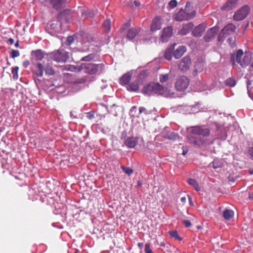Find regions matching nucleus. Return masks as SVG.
Returning <instances> with one entry per match:
<instances>
[{
    "label": "nucleus",
    "mask_w": 253,
    "mask_h": 253,
    "mask_svg": "<svg viewBox=\"0 0 253 253\" xmlns=\"http://www.w3.org/2000/svg\"><path fill=\"white\" fill-rule=\"evenodd\" d=\"M190 133L187 137L189 142L200 147L208 143L207 137L210 136V130L203 126H194L191 127Z\"/></svg>",
    "instance_id": "f257e3e1"
},
{
    "label": "nucleus",
    "mask_w": 253,
    "mask_h": 253,
    "mask_svg": "<svg viewBox=\"0 0 253 253\" xmlns=\"http://www.w3.org/2000/svg\"><path fill=\"white\" fill-rule=\"evenodd\" d=\"M145 94L151 95L153 93L164 96L172 97L174 93L167 87H164L159 83H152L146 85L143 88Z\"/></svg>",
    "instance_id": "f03ea898"
},
{
    "label": "nucleus",
    "mask_w": 253,
    "mask_h": 253,
    "mask_svg": "<svg viewBox=\"0 0 253 253\" xmlns=\"http://www.w3.org/2000/svg\"><path fill=\"white\" fill-rule=\"evenodd\" d=\"M196 14V11L193 9L189 2L186 3L185 8H181L174 15V19L177 21L189 20L193 18Z\"/></svg>",
    "instance_id": "7ed1b4c3"
},
{
    "label": "nucleus",
    "mask_w": 253,
    "mask_h": 253,
    "mask_svg": "<svg viewBox=\"0 0 253 253\" xmlns=\"http://www.w3.org/2000/svg\"><path fill=\"white\" fill-rule=\"evenodd\" d=\"M49 57L58 63H65L69 58L70 55L68 52L63 49L56 50L48 53Z\"/></svg>",
    "instance_id": "20e7f679"
},
{
    "label": "nucleus",
    "mask_w": 253,
    "mask_h": 253,
    "mask_svg": "<svg viewBox=\"0 0 253 253\" xmlns=\"http://www.w3.org/2000/svg\"><path fill=\"white\" fill-rule=\"evenodd\" d=\"M104 65L103 64L83 63L81 68L89 75H94L98 72L101 73L104 70Z\"/></svg>",
    "instance_id": "39448f33"
},
{
    "label": "nucleus",
    "mask_w": 253,
    "mask_h": 253,
    "mask_svg": "<svg viewBox=\"0 0 253 253\" xmlns=\"http://www.w3.org/2000/svg\"><path fill=\"white\" fill-rule=\"evenodd\" d=\"M35 67L36 70L35 72V74L38 77H42L43 75L44 71L45 74L48 76H52L55 73L54 70L50 65L44 66L42 63L39 62L36 64Z\"/></svg>",
    "instance_id": "423d86ee"
},
{
    "label": "nucleus",
    "mask_w": 253,
    "mask_h": 253,
    "mask_svg": "<svg viewBox=\"0 0 253 253\" xmlns=\"http://www.w3.org/2000/svg\"><path fill=\"white\" fill-rule=\"evenodd\" d=\"M236 26L232 23H229L226 25L221 30L218 36V41L222 42L225 37L234 33L236 31Z\"/></svg>",
    "instance_id": "0eeeda50"
},
{
    "label": "nucleus",
    "mask_w": 253,
    "mask_h": 253,
    "mask_svg": "<svg viewBox=\"0 0 253 253\" xmlns=\"http://www.w3.org/2000/svg\"><path fill=\"white\" fill-rule=\"evenodd\" d=\"M189 85V80L185 76L178 77L175 83V88L178 91L185 90Z\"/></svg>",
    "instance_id": "6e6552de"
},
{
    "label": "nucleus",
    "mask_w": 253,
    "mask_h": 253,
    "mask_svg": "<svg viewBox=\"0 0 253 253\" xmlns=\"http://www.w3.org/2000/svg\"><path fill=\"white\" fill-rule=\"evenodd\" d=\"M250 11V7L247 5H244L238 10L233 16L234 20L236 21H241L247 17Z\"/></svg>",
    "instance_id": "1a4fd4ad"
},
{
    "label": "nucleus",
    "mask_w": 253,
    "mask_h": 253,
    "mask_svg": "<svg viewBox=\"0 0 253 253\" xmlns=\"http://www.w3.org/2000/svg\"><path fill=\"white\" fill-rule=\"evenodd\" d=\"M66 0H44L42 2L45 5L52 6L56 10L60 9L63 6Z\"/></svg>",
    "instance_id": "9d476101"
},
{
    "label": "nucleus",
    "mask_w": 253,
    "mask_h": 253,
    "mask_svg": "<svg viewBox=\"0 0 253 253\" xmlns=\"http://www.w3.org/2000/svg\"><path fill=\"white\" fill-rule=\"evenodd\" d=\"M191 64V59L189 56L183 57L178 64V68L182 71H187Z\"/></svg>",
    "instance_id": "9b49d317"
},
{
    "label": "nucleus",
    "mask_w": 253,
    "mask_h": 253,
    "mask_svg": "<svg viewBox=\"0 0 253 253\" xmlns=\"http://www.w3.org/2000/svg\"><path fill=\"white\" fill-rule=\"evenodd\" d=\"M172 35L173 28L171 26H169L163 29L161 39L163 42H167Z\"/></svg>",
    "instance_id": "f8f14e48"
},
{
    "label": "nucleus",
    "mask_w": 253,
    "mask_h": 253,
    "mask_svg": "<svg viewBox=\"0 0 253 253\" xmlns=\"http://www.w3.org/2000/svg\"><path fill=\"white\" fill-rule=\"evenodd\" d=\"M243 55V51L242 49H239L237 51L236 55L232 54L230 57V62L233 65L235 64V61L238 63L240 64L241 65V63H242V59H241Z\"/></svg>",
    "instance_id": "ddd939ff"
},
{
    "label": "nucleus",
    "mask_w": 253,
    "mask_h": 253,
    "mask_svg": "<svg viewBox=\"0 0 253 253\" xmlns=\"http://www.w3.org/2000/svg\"><path fill=\"white\" fill-rule=\"evenodd\" d=\"M138 138L137 137L130 136L128 137L125 140L124 144L129 148H134L138 143Z\"/></svg>",
    "instance_id": "4468645a"
},
{
    "label": "nucleus",
    "mask_w": 253,
    "mask_h": 253,
    "mask_svg": "<svg viewBox=\"0 0 253 253\" xmlns=\"http://www.w3.org/2000/svg\"><path fill=\"white\" fill-rule=\"evenodd\" d=\"M206 30V26L204 24H200L196 26L192 31V35L194 37H200Z\"/></svg>",
    "instance_id": "2eb2a0df"
},
{
    "label": "nucleus",
    "mask_w": 253,
    "mask_h": 253,
    "mask_svg": "<svg viewBox=\"0 0 253 253\" xmlns=\"http://www.w3.org/2000/svg\"><path fill=\"white\" fill-rule=\"evenodd\" d=\"M194 24L192 22L184 24L179 31V33L181 35H186L190 32Z\"/></svg>",
    "instance_id": "dca6fc26"
},
{
    "label": "nucleus",
    "mask_w": 253,
    "mask_h": 253,
    "mask_svg": "<svg viewBox=\"0 0 253 253\" xmlns=\"http://www.w3.org/2000/svg\"><path fill=\"white\" fill-rule=\"evenodd\" d=\"M252 57V53L250 52H246L242 59V63L241 66L243 67L246 66L249 64L251 61Z\"/></svg>",
    "instance_id": "f3484780"
},
{
    "label": "nucleus",
    "mask_w": 253,
    "mask_h": 253,
    "mask_svg": "<svg viewBox=\"0 0 253 253\" xmlns=\"http://www.w3.org/2000/svg\"><path fill=\"white\" fill-rule=\"evenodd\" d=\"M140 31L139 28H130L127 32L126 37L128 39L132 40L139 34Z\"/></svg>",
    "instance_id": "a211bd4d"
},
{
    "label": "nucleus",
    "mask_w": 253,
    "mask_h": 253,
    "mask_svg": "<svg viewBox=\"0 0 253 253\" xmlns=\"http://www.w3.org/2000/svg\"><path fill=\"white\" fill-rule=\"evenodd\" d=\"M216 35V30L211 28L208 30L204 37L205 40L206 42H211L214 38Z\"/></svg>",
    "instance_id": "6ab92c4d"
},
{
    "label": "nucleus",
    "mask_w": 253,
    "mask_h": 253,
    "mask_svg": "<svg viewBox=\"0 0 253 253\" xmlns=\"http://www.w3.org/2000/svg\"><path fill=\"white\" fill-rule=\"evenodd\" d=\"M186 48L184 46H179L173 53L174 57L176 59L180 58L185 52Z\"/></svg>",
    "instance_id": "aec40b11"
},
{
    "label": "nucleus",
    "mask_w": 253,
    "mask_h": 253,
    "mask_svg": "<svg viewBox=\"0 0 253 253\" xmlns=\"http://www.w3.org/2000/svg\"><path fill=\"white\" fill-rule=\"evenodd\" d=\"M160 18L156 17L153 19L151 26V30L152 32L156 31L161 28Z\"/></svg>",
    "instance_id": "412c9836"
},
{
    "label": "nucleus",
    "mask_w": 253,
    "mask_h": 253,
    "mask_svg": "<svg viewBox=\"0 0 253 253\" xmlns=\"http://www.w3.org/2000/svg\"><path fill=\"white\" fill-rule=\"evenodd\" d=\"M131 78V74L128 72L124 74L120 79V83L122 85H126L129 82Z\"/></svg>",
    "instance_id": "4be33fe9"
},
{
    "label": "nucleus",
    "mask_w": 253,
    "mask_h": 253,
    "mask_svg": "<svg viewBox=\"0 0 253 253\" xmlns=\"http://www.w3.org/2000/svg\"><path fill=\"white\" fill-rule=\"evenodd\" d=\"M234 211L231 210H225L223 212V216L227 220H231L234 216Z\"/></svg>",
    "instance_id": "5701e85b"
},
{
    "label": "nucleus",
    "mask_w": 253,
    "mask_h": 253,
    "mask_svg": "<svg viewBox=\"0 0 253 253\" xmlns=\"http://www.w3.org/2000/svg\"><path fill=\"white\" fill-rule=\"evenodd\" d=\"M115 225L110 224L109 223L106 222L103 226V230L107 232H112L114 230L115 228L118 226V223H114Z\"/></svg>",
    "instance_id": "b1692460"
},
{
    "label": "nucleus",
    "mask_w": 253,
    "mask_h": 253,
    "mask_svg": "<svg viewBox=\"0 0 253 253\" xmlns=\"http://www.w3.org/2000/svg\"><path fill=\"white\" fill-rule=\"evenodd\" d=\"M33 52L34 53V55L37 60L41 61L44 57V53L43 52L41 49L37 50Z\"/></svg>",
    "instance_id": "393cba45"
},
{
    "label": "nucleus",
    "mask_w": 253,
    "mask_h": 253,
    "mask_svg": "<svg viewBox=\"0 0 253 253\" xmlns=\"http://www.w3.org/2000/svg\"><path fill=\"white\" fill-rule=\"evenodd\" d=\"M225 84L230 87H234L236 84V81L233 77H230L225 81Z\"/></svg>",
    "instance_id": "a878e982"
},
{
    "label": "nucleus",
    "mask_w": 253,
    "mask_h": 253,
    "mask_svg": "<svg viewBox=\"0 0 253 253\" xmlns=\"http://www.w3.org/2000/svg\"><path fill=\"white\" fill-rule=\"evenodd\" d=\"M188 182L190 185L192 186L197 191L200 190V187L198 182L195 179L190 178L188 179Z\"/></svg>",
    "instance_id": "bb28decb"
},
{
    "label": "nucleus",
    "mask_w": 253,
    "mask_h": 253,
    "mask_svg": "<svg viewBox=\"0 0 253 253\" xmlns=\"http://www.w3.org/2000/svg\"><path fill=\"white\" fill-rule=\"evenodd\" d=\"M238 1V0H228L224 6H226L229 9L234 7Z\"/></svg>",
    "instance_id": "cd10ccee"
},
{
    "label": "nucleus",
    "mask_w": 253,
    "mask_h": 253,
    "mask_svg": "<svg viewBox=\"0 0 253 253\" xmlns=\"http://www.w3.org/2000/svg\"><path fill=\"white\" fill-rule=\"evenodd\" d=\"M127 88L129 91H137L139 89V85L137 83H132L128 85Z\"/></svg>",
    "instance_id": "c85d7f7f"
},
{
    "label": "nucleus",
    "mask_w": 253,
    "mask_h": 253,
    "mask_svg": "<svg viewBox=\"0 0 253 253\" xmlns=\"http://www.w3.org/2000/svg\"><path fill=\"white\" fill-rule=\"evenodd\" d=\"M178 137L179 136L176 133L173 132L164 136V138L172 140H176Z\"/></svg>",
    "instance_id": "c756f323"
},
{
    "label": "nucleus",
    "mask_w": 253,
    "mask_h": 253,
    "mask_svg": "<svg viewBox=\"0 0 253 253\" xmlns=\"http://www.w3.org/2000/svg\"><path fill=\"white\" fill-rule=\"evenodd\" d=\"M172 48H168L165 53V57L168 60H170L172 58Z\"/></svg>",
    "instance_id": "7c9ffc66"
},
{
    "label": "nucleus",
    "mask_w": 253,
    "mask_h": 253,
    "mask_svg": "<svg viewBox=\"0 0 253 253\" xmlns=\"http://www.w3.org/2000/svg\"><path fill=\"white\" fill-rule=\"evenodd\" d=\"M102 26L106 31H110L111 29V21L109 19H106L104 20Z\"/></svg>",
    "instance_id": "2f4dec72"
},
{
    "label": "nucleus",
    "mask_w": 253,
    "mask_h": 253,
    "mask_svg": "<svg viewBox=\"0 0 253 253\" xmlns=\"http://www.w3.org/2000/svg\"><path fill=\"white\" fill-rule=\"evenodd\" d=\"M121 168L123 171L128 175H130L133 172V170L129 167H126L124 166H121Z\"/></svg>",
    "instance_id": "473e14b6"
},
{
    "label": "nucleus",
    "mask_w": 253,
    "mask_h": 253,
    "mask_svg": "<svg viewBox=\"0 0 253 253\" xmlns=\"http://www.w3.org/2000/svg\"><path fill=\"white\" fill-rule=\"evenodd\" d=\"M169 234L172 238L181 241L182 238L179 237L177 231L176 230H171L169 231Z\"/></svg>",
    "instance_id": "72a5a7b5"
},
{
    "label": "nucleus",
    "mask_w": 253,
    "mask_h": 253,
    "mask_svg": "<svg viewBox=\"0 0 253 253\" xmlns=\"http://www.w3.org/2000/svg\"><path fill=\"white\" fill-rule=\"evenodd\" d=\"M93 16V13L89 10L84 11V12H82V17L84 19H85L88 17H92Z\"/></svg>",
    "instance_id": "f704fd0d"
},
{
    "label": "nucleus",
    "mask_w": 253,
    "mask_h": 253,
    "mask_svg": "<svg viewBox=\"0 0 253 253\" xmlns=\"http://www.w3.org/2000/svg\"><path fill=\"white\" fill-rule=\"evenodd\" d=\"M19 67L18 66L15 67L12 69L11 72L13 74V78L15 80H17L18 78Z\"/></svg>",
    "instance_id": "c9c22d12"
},
{
    "label": "nucleus",
    "mask_w": 253,
    "mask_h": 253,
    "mask_svg": "<svg viewBox=\"0 0 253 253\" xmlns=\"http://www.w3.org/2000/svg\"><path fill=\"white\" fill-rule=\"evenodd\" d=\"M169 79V74H161L160 75L159 79L161 83H166Z\"/></svg>",
    "instance_id": "e433bc0d"
},
{
    "label": "nucleus",
    "mask_w": 253,
    "mask_h": 253,
    "mask_svg": "<svg viewBox=\"0 0 253 253\" xmlns=\"http://www.w3.org/2000/svg\"><path fill=\"white\" fill-rule=\"evenodd\" d=\"M95 54L93 53L90 54L87 56L83 57L81 59L82 61H90L94 59Z\"/></svg>",
    "instance_id": "4c0bfd02"
},
{
    "label": "nucleus",
    "mask_w": 253,
    "mask_h": 253,
    "mask_svg": "<svg viewBox=\"0 0 253 253\" xmlns=\"http://www.w3.org/2000/svg\"><path fill=\"white\" fill-rule=\"evenodd\" d=\"M93 41V39L92 37L88 34H84V42L85 43L86 42H91Z\"/></svg>",
    "instance_id": "58836bf2"
},
{
    "label": "nucleus",
    "mask_w": 253,
    "mask_h": 253,
    "mask_svg": "<svg viewBox=\"0 0 253 253\" xmlns=\"http://www.w3.org/2000/svg\"><path fill=\"white\" fill-rule=\"evenodd\" d=\"M20 55V52L17 50L12 49L11 51L10 56L12 58H15Z\"/></svg>",
    "instance_id": "ea45409f"
},
{
    "label": "nucleus",
    "mask_w": 253,
    "mask_h": 253,
    "mask_svg": "<svg viewBox=\"0 0 253 253\" xmlns=\"http://www.w3.org/2000/svg\"><path fill=\"white\" fill-rule=\"evenodd\" d=\"M228 43L232 47H234L236 46L235 39L233 38H229L227 40Z\"/></svg>",
    "instance_id": "a19ab883"
},
{
    "label": "nucleus",
    "mask_w": 253,
    "mask_h": 253,
    "mask_svg": "<svg viewBox=\"0 0 253 253\" xmlns=\"http://www.w3.org/2000/svg\"><path fill=\"white\" fill-rule=\"evenodd\" d=\"M74 42V38L73 36H69L66 41V44L68 45L72 44Z\"/></svg>",
    "instance_id": "79ce46f5"
},
{
    "label": "nucleus",
    "mask_w": 253,
    "mask_h": 253,
    "mask_svg": "<svg viewBox=\"0 0 253 253\" xmlns=\"http://www.w3.org/2000/svg\"><path fill=\"white\" fill-rule=\"evenodd\" d=\"M177 2L176 0H171L169 2V5L171 8H174L176 7Z\"/></svg>",
    "instance_id": "37998d69"
},
{
    "label": "nucleus",
    "mask_w": 253,
    "mask_h": 253,
    "mask_svg": "<svg viewBox=\"0 0 253 253\" xmlns=\"http://www.w3.org/2000/svg\"><path fill=\"white\" fill-rule=\"evenodd\" d=\"M144 251L145 253H153V251L150 249V246L149 244L145 245Z\"/></svg>",
    "instance_id": "c03bdc74"
},
{
    "label": "nucleus",
    "mask_w": 253,
    "mask_h": 253,
    "mask_svg": "<svg viewBox=\"0 0 253 253\" xmlns=\"http://www.w3.org/2000/svg\"><path fill=\"white\" fill-rule=\"evenodd\" d=\"M139 114H141L142 113H144L145 114H147L148 112L146 110V109L143 107H140L139 109Z\"/></svg>",
    "instance_id": "a18cd8bd"
},
{
    "label": "nucleus",
    "mask_w": 253,
    "mask_h": 253,
    "mask_svg": "<svg viewBox=\"0 0 253 253\" xmlns=\"http://www.w3.org/2000/svg\"><path fill=\"white\" fill-rule=\"evenodd\" d=\"M248 153L251 158L253 160V147L249 148Z\"/></svg>",
    "instance_id": "49530a36"
},
{
    "label": "nucleus",
    "mask_w": 253,
    "mask_h": 253,
    "mask_svg": "<svg viewBox=\"0 0 253 253\" xmlns=\"http://www.w3.org/2000/svg\"><path fill=\"white\" fill-rule=\"evenodd\" d=\"M188 152V148L187 147L183 146L182 147V155L185 156L187 154Z\"/></svg>",
    "instance_id": "de8ad7c7"
},
{
    "label": "nucleus",
    "mask_w": 253,
    "mask_h": 253,
    "mask_svg": "<svg viewBox=\"0 0 253 253\" xmlns=\"http://www.w3.org/2000/svg\"><path fill=\"white\" fill-rule=\"evenodd\" d=\"M29 64H30V62L28 60L24 61L23 63V65L25 68H27L29 66Z\"/></svg>",
    "instance_id": "09e8293b"
},
{
    "label": "nucleus",
    "mask_w": 253,
    "mask_h": 253,
    "mask_svg": "<svg viewBox=\"0 0 253 253\" xmlns=\"http://www.w3.org/2000/svg\"><path fill=\"white\" fill-rule=\"evenodd\" d=\"M184 226L185 227H190L191 226H193L192 223H191V222H184Z\"/></svg>",
    "instance_id": "8fccbe9b"
},
{
    "label": "nucleus",
    "mask_w": 253,
    "mask_h": 253,
    "mask_svg": "<svg viewBox=\"0 0 253 253\" xmlns=\"http://www.w3.org/2000/svg\"><path fill=\"white\" fill-rule=\"evenodd\" d=\"M7 42L10 44H12L14 42V40L12 38H9L7 40Z\"/></svg>",
    "instance_id": "3c124183"
},
{
    "label": "nucleus",
    "mask_w": 253,
    "mask_h": 253,
    "mask_svg": "<svg viewBox=\"0 0 253 253\" xmlns=\"http://www.w3.org/2000/svg\"><path fill=\"white\" fill-rule=\"evenodd\" d=\"M180 201L183 204H184L186 202V198L185 197H181L180 199Z\"/></svg>",
    "instance_id": "603ef678"
},
{
    "label": "nucleus",
    "mask_w": 253,
    "mask_h": 253,
    "mask_svg": "<svg viewBox=\"0 0 253 253\" xmlns=\"http://www.w3.org/2000/svg\"><path fill=\"white\" fill-rule=\"evenodd\" d=\"M134 5L136 6V7H138L140 5V3L139 1L138 0H135L134 1Z\"/></svg>",
    "instance_id": "864d4df0"
},
{
    "label": "nucleus",
    "mask_w": 253,
    "mask_h": 253,
    "mask_svg": "<svg viewBox=\"0 0 253 253\" xmlns=\"http://www.w3.org/2000/svg\"><path fill=\"white\" fill-rule=\"evenodd\" d=\"M129 26V23H126L124 24V27L122 28V30H124L126 28H127Z\"/></svg>",
    "instance_id": "5fc2aeb1"
},
{
    "label": "nucleus",
    "mask_w": 253,
    "mask_h": 253,
    "mask_svg": "<svg viewBox=\"0 0 253 253\" xmlns=\"http://www.w3.org/2000/svg\"><path fill=\"white\" fill-rule=\"evenodd\" d=\"M147 74V71H146V70H144V71H142L140 73L141 75H144Z\"/></svg>",
    "instance_id": "6e6d98bb"
},
{
    "label": "nucleus",
    "mask_w": 253,
    "mask_h": 253,
    "mask_svg": "<svg viewBox=\"0 0 253 253\" xmlns=\"http://www.w3.org/2000/svg\"><path fill=\"white\" fill-rule=\"evenodd\" d=\"M138 247L140 248H142L143 247V243H138Z\"/></svg>",
    "instance_id": "4d7b16f0"
},
{
    "label": "nucleus",
    "mask_w": 253,
    "mask_h": 253,
    "mask_svg": "<svg viewBox=\"0 0 253 253\" xmlns=\"http://www.w3.org/2000/svg\"><path fill=\"white\" fill-rule=\"evenodd\" d=\"M249 197L250 199L253 200V192L250 193Z\"/></svg>",
    "instance_id": "13d9d810"
},
{
    "label": "nucleus",
    "mask_w": 253,
    "mask_h": 253,
    "mask_svg": "<svg viewBox=\"0 0 253 253\" xmlns=\"http://www.w3.org/2000/svg\"><path fill=\"white\" fill-rule=\"evenodd\" d=\"M136 109V107L133 106L130 109V112H132L133 111L135 110Z\"/></svg>",
    "instance_id": "bf43d9fd"
},
{
    "label": "nucleus",
    "mask_w": 253,
    "mask_h": 253,
    "mask_svg": "<svg viewBox=\"0 0 253 253\" xmlns=\"http://www.w3.org/2000/svg\"><path fill=\"white\" fill-rule=\"evenodd\" d=\"M15 47H18L19 46V41H17L15 43Z\"/></svg>",
    "instance_id": "052dcab7"
},
{
    "label": "nucleus",
    "mask_w": 253,
    "mask_h": 253,
    "mask_svg": "<svg viewBox=\"0 0 253 253\" xmlns=\"http://www.w3.org/2000/svg\"><path fill=\"white\" fill-rule=\"evenodd\" d=\"M212 167L214 169H216V168H218V167L217 166H216V165H215V163L214 162H213V163H212Z\"/></svg>",
    "instance_id": "680f3d73"
},
{
    "label": "nucleus",
    "mask_w": 253,
    "mask_h": 253,
    "mask_svg": "<svg viewBox=\"0 0 253 253\" xmlns=\"http://www.w3.org/2000/svg\"><path fill=\"white\" fill-rule=\"evenodd\" d=\"M196 228L198 229H202V226L197 225L196 226Z\"/></svg>",
    "instance_id": "e2e57ef3"
},
{
    "label": "nucleus",
    "mask_w": 253,
    "mask_h": 253,
    "mask_svg": "<svg viewBox=\"0 0 253 253\" xmlns=\"http://www.w3.org/2000/svg\"><path fill=\"white\" fill-rule=\"evenodd\" d=\"M64 15V12L61 13L59 16L58 18H60L61 17H62Z\"/></svg>",
    "instance_id": "0e129e2a"
},
{
    "label": "nucleus",
    "mask_w": 253,
    "mask_h": 253,
    "mask_svg": "<svg viewBox=\"0 0 253 253\" xmlns=\"http://www.w3.org/2000/svg\"><path fill=\"white\" fill-rule=\"evenodd\" d=\"M249 173L250 174L253 175V169H249Z\"/></svg>",
    "instance_id": "69168bd1"
},
{
    "label": "nucleus",
    "mask_w": 253,
    "mask_h": 253,
    "mask_svg": "<svg viewBox=\"0 0 253 253\" xmlns=\"http://www.w3.org/2000/svg\"><path fill=\"white\" fill-rule=\"evenodd\" d=\"M93 118H94L93 115H90L89 116H88V118H89V119H91Z\"/></svg>",
    "instance_id": "338daca9"
},
{
    "label": "nucleus",
    "mask_w": 253,
    "mask_h": 253,
    "mask_svg": "<svg viewBox=\"0 0 253 253\" xmlns=\"http://www.w3.org/2000/svg\"><path fill=\"white\" fill-rule=\"evenodd\" d=\"M160 246L161 247H165V244L164 242H162L161 244H160Z\"/></svg>",
    "instance_id": "774afa93"
}]
</instances>
